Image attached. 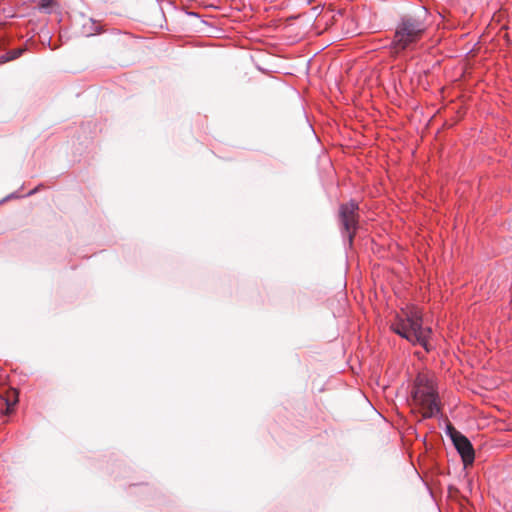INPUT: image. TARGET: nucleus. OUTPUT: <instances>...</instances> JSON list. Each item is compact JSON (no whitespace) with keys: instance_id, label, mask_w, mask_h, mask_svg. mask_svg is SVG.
<instances>
[{"instance_id":"nucleus-1","label":"nucleus","mask_w":512,"mask_h":512,"mask_svg":"<svg viewBox=\"0 0 512 512\" xmlns=\"http://www.w3.org/2000/svg\"><path fill=\"white\" fill-rule=\"evenodd\" d=\"M429 26L426 9H421L414 14L403 15L395 26L391 49L395 53L414 50L425 36Z\"/></svg>"},{"instance_id":"nucleus-2","label":"nucleus","mask_w":512,"mask_h":512,"mask_svg":"<svg viewBox=\"0 0 512 512\" xmlns=\"http://www.w3.org/2000/svg\"><path fill=\"white\" fill-rule=\"evenodd\" d=\"M422 311L414 305H406L398 312L391 323V330L413 345H421L430 351L431 329L423 327Z\"/></svg>"},{"instance_id":"nucleus-3","label":"nucleus","mask_w":512,"mask_h":512,"mask_svg":"<svg viewBox=\"0 0 512 512\" xmlns=\"http://www.w3.org/2000/svg\"><path fill=\"white\" fill-rule=\"evenodd\" d=\"M412 397L424 418H432L440 412L439 398L434 383L426 374H419L416 377Z\"/></svg>"},{"instance_id":"nucleus-4","label":"nucleus","mask_w":512,"mask_h":512,"mask_svg":"<svg viewBox=\"0 0 512 512\" xmlns=\"http://www.w3.org/2000/svg\"><path fill=\"white\" fill-rule=\"evenodd\" d=\"M359 205L356 201L341 204L339 207V220L343 234L348 238L349 245H352L354 236L358 229Z\"/></svg>"},{"instance_id":"nucleus-5","label":"nucleus","mask_w":512,"mask_h":512,"mask_svg":"<svg viewBox=\"0 0 512 512\" xmlns=\"http://www.w3.org/2000/svg\"><path fill=\"white\" fill-rule=\"evenodd\" d=\"M448 434L460 454L464 466L472 465L475 459V452L469 439L452 426H448Z\"/></svg>"},{"instance_id":"nucleus-6","label":"nucleus","mask_w":512,"mask_h":512,"mask_svg":"<svg viewBox=\"0 0 512 512\" xmlns=\"http://www.w3.org/2000/svg\"><path fill=\"white\" fill-rule=\"evenodd\" d=\"M20 55V51L18 52H14L12 55L10 56H6V55H0V64L2 63H5L9 60H12V59H15L16 57H18Z\"/></svg>"},{"instance_id":"nucleus-7","label":"nucleus","mask_w":512,"mask_h":512,"mask_svg":"<svg viewBox=\"0 0 512 512\" xmlns=\"http://www.w3.org/2000/svg\"><path fill=\"white\" fill-rule=\"evenodd\" d=\"M36 190H37V188H36V189H34V190H32V191H30L28 195H32V194H34V193L36 192Z\"/></svg>"}]
</instances>
